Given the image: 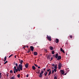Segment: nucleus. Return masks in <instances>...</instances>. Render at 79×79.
<instances>
[{
	"label": "nucleus",
	"mask_w": 79,
	"mask_h": 79,
	"mask_svg": "<svg viewBox=\"0 0 79 79\" xmlns=\"http://www.w3.org/2000/svg\"><path fill=\"white\" fill-rule=\"evenodd\" d=\"M18 68L20 69L21 71H22L23 70V65H22V64H19Z\"/></svg>",
	"instance_id": "obj_1"
},
{
	"label": "nucleus",
	"mask_w": 79,
	"mask_h": 79,
	"mask_svg": "<svg viewBox=\"0 0 79 79\" xmlns=\"http://www.w3.org/2000/svg\"><path fill=\"white\" fill-rule=\"evenodd\" d=\"M47 39L49 41H52V39L51 38V36H48V35H47Z\"/></svg>",
	"instance_id": "obj_2"
},
{
	"label": "nucleus",
	"mask_w": 79,
	"mask_h": 79,
	"mask_svg": "<svg viewBox=\"0 0 79 79\" xmlns=\"http://www.w3.org/2000/svg\"><path fill=\"white\" fill-rule=\"evenodd\" d=\"M30 48H31V51H32V52H33L34 49V47L32 46H31L30 47Z\"/></svg>",
	"instance_id": "obj_3"
},
{
	"label": "nucleus",
	"mask_w": 79,
	"mask_h": 79,
	"mask_svg": "<svg viewBox=\"0 0 79 79\" xmlns=\"http://www.w3.org/2000/svg\"><path fill=\"white\" fill-rule=\"evenodd\" d=\"M61 59V56H58L57 58V60H60Z\"/></svg>",
	"instance_id": "obj_4"
},
{
	"label": "nucleus",
	"mask_w": 79,
	"mask_h": 79,
	"mask_svg": "<svg viewBox=\"0 0 79 79\" xmlns=\"http://www.w3.org/2000/svg\"><path fill=\"white\" fill-rule=\"evenodd\" d=\"M61 64L60 63L58 65V69H61Z\"/></svg>",
	"instance_id": "obj_5"
},
{
	"label": "nucleus",
	"mask_w": 79,
	"mask_h": 79,
	"mask_svg": "<svg viewBox=\"0 0 79 79\" xmlns=\"http://www.w3.org/2000/svg\"><path fill=\"white\" fill-rule=\"evenodd\" d=\"M37 72H36V73L37 74H40V70L39 69H38L37 70Z\"/></svg>",
	"instance_id": "obj_6"
},
{
	"label": "nucleus",
	"mask_w": 79,
	"mask_h": 79,
	"mask_svg": "<svg viewBox=\"0 0 79 79\" xmlns=\"http://www.w3.org/2000/svg\"><path fill=\"white\" fill-rule=\"evenodd\" d=\"M60 73H61L62 74H64V70H60Z\"/></svg>",
	"instance_id": "obj_7"
},
{
	"label": "nucleus",
	"mask_w": 79,
	"mask_h": 79,
	"mask_svg": "<svg viewBox=\"0 0 79 79\" xmlns=\"http://www.w3.org/2000/svg\"><path fill=\"white\" fill-rule=\"evenodd\" d=\"M15 69H16V66H15L14 67V73L15 74H16V72H15Z\"/></svg>",
	"instance_id": "obj_8"
},
{
	"label": "nucleus",
	"mask_w": 79,
	"mask_h": 79,
	"mask_svg": "<svg viewBox=\"0 0 79 79\" xmlns=\"http://www.w3.org/2000/svg\"><path fill=\"white\" fill-rule=\"evenodd\" d=\"M55 57L56 58H58V53H57L56 54Z\"/></svg>",
	"instance_id": "obj_9"
},
{
	"label": "nucleus",
	"mask_w": 79,
	"mask_h": 79,
	"mask_svg": "<svg viewBox=\"0 0 79 79\" xmlns=\"http://www.w3.org/2000/svg\"><path fill=\"white\" fill-rule=\"evenodd\" d=\"M48 73L47 72L45 71L44 73V75H45V76H47V75Z\"/></svg>",
	"instance_id": "obj_10"
},
{
	"label": "nucleus",
	"mask_w": 79,
	"mask_h": 79,
	"mask_svg": "<svg viewBox=\"0 0 79 79\" xmlns=\"http://www.w3.org/2000/svg\"><path fill=\"white\" fill-rule=\"evenodd\" d=\"M60 51L61 52H62L64 53V51L63 49V48H60Z\"/></svg>",
	"instance_id": "obj_11"
},
{
	"label": "nucleus",
	"mask_w": 79,
	"mask_h": 79,
	"mask_svg": "<svg viewBox=\"0 0 79 79\" xmlns=\"http://www.w3.org/2000/svg\"><path fill=\"white\" fill-rule=\"evenodd\" d=\"M37 52H34V55H35V56H36V55H37Z\"/></svg>",
	"instance_id": "obj_12"
},
{
	"label": "nucleus",
	"mask_w": 79,
	"mask_h": 79,
	"mask_svg": "<svg viewBox=\"0 0 79 79\" xmlns=\"http://www.w3.org/2000/svg\"><path fill=\"white\" fill-rule=\"evenodd\" d=\"M43 75V74L41 73H40V75L39 76V77H42Z\"/></svg>",
	"instance_id": "obj_13"
},
{
	"label": "nucleus",
	"mask_w": 79,
	"mask_h": 79,
	"mask_svg": "<svg viewBox=\"0 0 79 79\" xmlns=\"http://www.w3.org/2000/svg\"><path fill=\"white\" fill-rule=\"evenodd\" d=\"M25 68H28V64H26L25 65Z\"/></svg>",
	"instance_id": "obj_14"
},
{
	"label": "nucleus",
	"mask_w": 79,
	"mask_h": 79,
	"mask_svg": "<svg viewBox=\"0 0 79 79\" xmlns=\"http://www.w3.org/2000/svg\"><path fill=\"white\" fill-rule=\"evenodd\" d=\"M55 41L56 43H58V42H59V40H58V39H56Z\"/></svg>",
	"instance_id": "obj_15"
},
{
	"label": "nucleus",
	"mask_w": 79,
	"mask_h": 79,
	"mask_svg": "<svg viewBox=\"0 0 79 79\" xmlns=\"http://www.w3.org/2000/svg\"><path fill=\"white\" fill-rule=\"evenodd\" d=\"M32 68L33 70H35V66H32Z\"/></svg>",
	"instance_id": "obj_16"
},
{
	"label": "nucleus",
	"mask_w": 79,
	"mask_h": 79,
	"mask_svg": "<svg viewBox=\"0 0 79 79\" xmlns=\"http://www.w3.org/2000/svg\"><path fill=\"white\" fill-rule=\"evenodd\" d=\"M50 49L51 50H53V47L50 46Z\"/></svg>",
	"instance_id": "obj_17"
},
{
	"label": "nucleus",
	"mask_w": 79,
	"mask_h": 79,
	"mask_svg": "<svg viewBox=\"0 0 79 79\" xmlns=\"http://www.w3.org/2000/svg\"><path fill=\"white\" fill-rule=\"evenodd\" d=\"M50 56H51L50 55H48L47 56V58H48V59H50Z\"/></svg>",
	"instance_id": "obj_18"
},
{
	"label": "nucleus",
	"mask_w": 79,
	"mask_h": 79,
	"mask_svg": "<svg viewBox=\"0 0 79 79\" xmlns=\"http://www.w3.org/2000/svg\"><path fill=\"white\" fill-rule=\"evenodd\" d=\"M6 60V56L4 57V61H5Z\"/></svg>",
	"instance_id": "obj_19"
},
{
	"label": "nucleus",
	"mask_w": 79,
	"mask_h": 79,
	"mask_svg": "<svg viewBox=\"0 0 79 79\" xmlns=\"http://www.w3.org/2000/svg\"><path fill=\"white\" fill-rule=\"evenodd\" d=\"M23 60H21L20 63V64H23Z\"/></svg>",
	"instance_id": "obj_20"
},
{
	"label": "nucleus",
	"mask_w": 79,
	"mask_h": 79,
	"mask_svg": "<svg viewBox=\"0 0 79 79\" xmlns=\"http://www.w3.org/2000/svg\"><path fill=\"white\" fill-rule=\"evenodd\" d=\"M55 67H54V68H55V69H57V64H56V66H54Z\"/></svg>",
	"instance_id": "obj_21"
},
{
	"label": "nucleus",
	"mask_w": 79,
	"mask_h": 79,
	"mask_svg": "<svg viewBox=\"0 0 79 79\" xmlns=\"http://www.w3.org/2000/svg\"><path fill=\"white\" fill-rule=\"evenodd\" d=\"M31 52V50L29 49L28 51L27 52V53H29V52Z\"/></svg>",
	"instance_id": "obj_22"
},
{
	"label": "nucleus",
	"mask_w": 79,
	"mask_h": 79,
	"mask_svg": "<svg viewBox=\"0 0 79 79\" xmlns=\"http://www.w3.org/2000/svg\"><path fill=\"white\" fill-rule=\"evenodd\" d=\"M50 71H52L50 69L47 70V72H49Z\"/></svg>",
	"instance_id": "obj_23"
},
{
	"label": "nucleus",
	"mask_w": 79,
	"mask_h": 79,
	"mask_svg": "<svg viewBox=\"0 0 79 79\" xmlns=\"http://www.w3.org/2000/svg\"><path fill=\"white\" fill-rule=\"evenodd\" d=\"M17 69L18 70V71H19V72H20V69L18 67H17Z\"/></svg>",
	"instance_id": "obj_24"
},
{
	"label": "nucleus",
	"mask_w": 79,
	"mask_h": 79,
	"mask_svg": "<svg viewBox=\"0 0 79 79\" xmlns=\"http://www.w3.org/2000/svg\"><path fill=\"white\" fill-rule=\"evenodd\" d=\"M55 54V51H52V54L53 55V54Z\"/></svg>",
	"instance_id": "obj_25"
},
{
	"label": "nucleus",
	"mask_w": 79,
	"mask_h": 79,
	"mask_svg": "<svg viewBox=\"0 0 79 79\" xmlns=\"http://www.w3.org/2000/svg\"><path fill=\"white\" fill-rule=\"evenodd\" d=\"M44 73V71L42 70L41 71V72L40 73L41 74H43V73Z\"/></svg>",
	"instance_id": "obj_26"
},
{
	"label": "nucleus",
	"mask_w": 79,
	"mask_h": 79,
	"mask_svg": "<svg viewBox=\"0 0 79 79\" xmlns=\"http://www.w3.org/2000/svg\"><path fill=\"white\" fill-rule=\"evenodd\" d=\"M15 78L14 77H12L10 79H15Z\"/></svg>",
	"instance_id": "obj_27"
},
{
	"label": "nucleus",
	"mask_w": 79,
	"mask_h": 79,
	"mask_svg": "<svg viewBox=\"0 0 79 79\" xmlns=\"http://www.w3.org/2000/svg\"><path fill=\"white\" fill-rule=\"evenodd\" d=\"M69 37L71 39H72V38H73V36H72V35H70L69 36Z\"/></svg>",
	"instance_id": "obj_28"
},
{
	"label": "nucleus",
	"mask_w": 79,
	"mask_h": 79,
	"mask_svg": "<svg viewBox=\"0 0 79 79\" xmlns=\"http://www.w3.org/2000/svg\"><path fill=\"white\" fill-rule=\"evenodd\" d=\"M15 72H16V73H17V72L18 71V69H16L15 70Z\"/></svg>",
	"instance_id": "obj_29"
},
{
	"label": "nucleus",
	"mask_w": 79,
	"mask_h": 79,
	"mask_svg": "<svg viewBox=\"0 0 79 79\" xmlns=\"http://www.w3.org/2000/svg\"><path fill=\"white\" fill-rule=\"evenodd\" d=\"M17 77H18L19 78L20 77V74H19L17 75Z\"/></svg>",
	"instance_id": "obj_30"
},
{
	"label": "nucleus",
	"mask_w": 79,
	"mask_h": 79,
	"mask_svg": "<svg viewBox=\"0 0 79 79\" xmlns=\"http://www.w3.org/2000/svg\"><path fill=\"white\" fill-rule=\"evenodd\" d=\"M7 62H8V61H6V62H5L4 63V64H6V63H7Z\"/></svg>",
	"instance_id": "obj_31"
},
{
	"label": "nucleus",
	"mask_w": 79,
	"mask_h": 79,
	"mask_svg": "<svg viewBox=\"0 0 79 79\" xmlns=\"http://www.w3.org/2000/svg\"><path fill=\"white\" fill-rule=\"evenodd\" d=\"M51 65L52 66H53L54 67L55 66V64H52Z\"/></svg>",
	"instance_id": "obj_32"
},
{
	"label": "nucleus",
	"mask_w": 79,
	"mask_h": 79,
	"mask_svg": "<svg viewBox=\"0 0 79 79\" xmlns=\"http://www.w3.org/2000/svg\"><path fill=\"white\" fill-rule=\"evenodd\" d=\"M51 73H52V70H50V71L49 72V74H51Z\"/></svg>",
	"instance_id": "obj_33"
},
{
	"label": "nucleus",
	"mask_w": 79,
	"mask_h": 79,
	"mask_svg": "<svg viewBox=\"0 0 79 79\" xmlns=\"http://www.w3.org/2000/svg\"><path fill=\"white\" fill-rule=\"evenodd\" d=\"M2 77V73H0V78Z\"/></svg>",
	"instance_id": "obj_34"
},
{
	"label": "nucleus",
	"mask_w": 79,
	"mask_h": 79,
	"mask_svg": "<svg viewBox=\"0 0 79 79\" xmlns=\"http://www.w3.org/2000/svg\"><path fill=\"white\" fill-rule=\"evenodd\" d=\"M54 71H55V73H56V69H54Z\"/></svg>",
	"instance_id": "obj_35"
},
{
	"label": "nucleus",
	"mask_w": 79,
	"mask_h": 79,
	"mask_svg": "<svg viewBox=\"0 0 79 79\" xmlns=\"http://www.w3.org/2000/svg\"><path fill=\"white\" fill-rule=\"evenodd\" d=\"M54 79H57V77H56V76H54Z\"/></svg>",
	"instance_id": "obj_36"
},
{
	"label": "nucleus",
	"mask_w": 79,
	"mask_h": 79,
	"mask_svg": "<svg viewBox=\"0 0 79 79\" xmlns=\"http://www.w3.org/2000/svg\"><path fill=\"white\" fill-rule=\"evenodd\" d=\"M35 66H36V67H38V65H37V64H34Z\"/></svg>",
	"instance_id": "obj_37"
},
{
	"label": "nucleus",
	"mask_w": 79,
	"mask_h": 79,
	"mask_svg": "<svg viewBox=\"0 0 79 79\" xmlns=\"http://www.w3.org/2000/svg\"><path fill=\"white\" fill-rule=\"evenodd\" d=\"M53 73H54V70H52V74H53Z\"/></svg>",
	"instance_id": "obj_38"
},
{
	"label": "nucleus",
	"mask_w": 79,
	"mask_h": 79,
	"mask_svg": "<svg viewBox=\"0 0 79 79\" xmlns=\"http://www.w3.org/2000/svg\"><path fill=\"white\" fill-rule=\"evenodd\" d=\"M10 73H13V71L12 70H10Z\"/></svg>",
	"instance_id": "obj_39"
},
{
	"label": "nucleus",
	"mask_w": 79,
	"mask_h": 79,
	"mask_svg": "<svg viewBox=\"0 0 79 79\" xmlns=\"http://www.w3.org/2000/svg\"><path fill=\"white\" fill-rule=\"evenodd\" d=\"M27 77H29V74H27L26 76Z\"/></svg>",
	"instance_id": "obj_40"
},
{
	"label": "nucleus",
	"mask_w": 79,
	"mask_h": 79,
	"mask_svg": "<svg viewBox=\"0 0 79 79\" xmlns=\"http://www.w3.org/2000/svg\"><path fill=\"white\" fill-rule=\"evenodd\" d=\"M6 75H7V77H9V75H8V73L6 74Z\"/></svg>",
	"instance_id": "obj_41"
},
{
	"label": "nucleus",
	"mask_w": 79,
	"mask_h": 79,
	"mask_svg": "<svg viewBox=\"0 0 79 79\" xmlns=\"http://www.w3.org/2000/svg\"><path fill=\"white\" fill-rule=\"evenodd\" d=\"M15 65H16V66H17V67H18V64L16 63L15 64Z\"/></svg>",
	"instance_id": "obj_42"
},
{
	"label": "nucleus",
	"mask_w": 79,
	"mask_h": 79,
	"mask_svg": "<svg viewBox=\"0 0 79 79\" xmlns=\"http://www.w3.org/2000/svg\"><path fill=\"white\" fill-rule=\"evenodd\" d=\"M12 56H13V54H12L10 55V57Z\"/></svg>",
	"instance_id": "obj_43"
},
{
	"label": "nucleus",
	"mask_w": 79,
	"mask_h": 79,
	"mask_svg": "<svg viewBox=\"0 0 79 79\" xmlns=\"http://www.w3.org/2000/svg\"><path fill=\"white\" fill-rule=\"evenodd\" d=\"M38 69H40V66H39L38 67Z\"/></svg>",
	"instance_id": "obj_44"
},
{
	"label": "nucleus",
	"mask_w": 79,
	"mask_h": 79,
	"mask_svg": "<svg viewBox=\"0 0 79 79\" xmlns=\"http://www.w3.org/2000/svg\"><path fill=\"white\" fill-rule=\"evenodd\" d=\"M52 60H53V58L52 57L51 58V60L50 61H51Z\"/></svg>",
	"instance_id": "obj_45"
},
{
	"label": "nucleus",
	"mask_w": 79,
	"mask_h": 79,
	"mask_svg": "<svg viewBox=\"0 0 79 79\" xmlns=\"http://www.w3.org/2000/svg\"><path fill=\"white\" fill-rule=\"evenodd\" d=\"M45 68H44L43 70H44V71H45Z\"/></svg>",
	"instance_id": "obj_46"
},
{
	"label": "nucleus",
	"mask_w": 79,
	"mask_h": 79,
	"mask_svg": "<svg viewBox=\"0 0 79 79\" xmlns=\"http://www.w3.org/2000/svg\"><path fill=\"white\" fill-rule=\"evenodd\" d=\"M15 58H16V56H15Z\"/></svg>",
	"instance_id": "obj_47"
},
{
	"label": "nucleus",
	"mask_w": 79,
	"mask_h": 79,
	"mask_svg": "<svg viewBox=\"0 0 79 79\" xmlns=\"http://www.w3.org/2000/svg\"><path fill=\"white\" fill-rule=\"evenodd\" d=\"M26 47V46H24V48H25Z\"/></svg>",
	"instance_id": "obj_48"
},
{
	"label": "nucleus",
	"mask_w": 79,
	"mask_h": 79,
	"mask_svg": "<svg viewBox=\"0 0 79 79\" xmlns=\"http://www.w3.org/2000/svg\"><path fill=\"white\" fill-rule=\"evenodd\" d=\"M50 73H49L48 74V76H50Z\"/></svg>",
	"instance_id": "obj_49"
},
{
	"label": "nucleus",
	"mask_w": 79,
	"mask_h": 79,
	"mask_svg": "<svg viewBox=\"0 0 79 79\" xmlns=\"http://www.w3.org/2000/svg\"><path fill=\"white\" fill-rule=\"evenodd\" d=\"M64 75H66V73L64 74Z\"/></svg>",
	"instance_id": "obj_50"
},
{
	"label": "nucleus",
	"mask_w": 79,
	"mask_h": 79,
	"mask_svg": "<svg viewBox=\"0 0 79 79\" xmlns=\"http://www.w3.org/2000/svg\"><path fill=\"white\" fill-rule=\"evenodd\" d=\"M14 64H15V62H14Z\"/></svg>",
	"instance_id": "obj_51"
},
{
	"label": "nucleus",
	"mask_w": 79,
	"mask_h": 79,
	"mask_svg": "<svg viewBox=\"0 0 79 79\" xmlns=\"http://www.w3.org/2000/svg\"><path fill=\"white\" fill-rule=\"evenodd\" d=\"M27 48H28V46H27Z\"/></svg>",
	"instance_id": "obj_52"
},
{
	"label": "nucleus",
	"mask_w": 79,
	"mask_h": 79,
	"mask_svg": "<svg viewBox=\"0 0 79 79\" xmlns=\"http://www.w3.org/2000/svg\"><path fill=\"white\" fill-rule=\"evenodd\" d=\"M55 55H53V56H55Z\"/></svg>",
	"instance_id": "obj_53"
},
{
	"label": "nucleus",
	"mask_w": 79,
	"mask_h": 79,
	"mask_svg": "<svg viewBox=\"0 0 79 79\" xmlns=\"http://www.w3.org/2000/svg\"><path fill=\"white\" fill-rule=\"evenodd\" d=\"M9 58H10V56H9Z\"/></svg>",
	"instance_id": "obj_54"
},
{
	"label": "nucleus",
	"mask_w": 79,
	"mask_h": 79,
	"mask_svg": "<svg viewBox=\"0 0 79 79\" xmlns=\"http://www.w3.org/2000/svg\"><path fill=\"white\" fill-rule=\"evenodd\" d=\"M52 68H53V69H54V67H53Z\"/></svg>",
	"instance_id": "obj_55"
}]
</instances>
